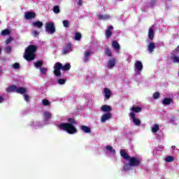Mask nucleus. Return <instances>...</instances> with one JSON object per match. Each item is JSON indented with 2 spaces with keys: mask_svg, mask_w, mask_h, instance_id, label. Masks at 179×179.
<instances>
[{
  "mask_svg": "<svg viewBox=\"0 0 179 179\" xmlns=\"http://www.w3.org/2000/svg\"><path fill=\"white\" fill-rule=\"evenodd\" d=\"M68 123H61L59 125V129L62 131H66L67 134L73 135L78 132V129L73 125H78V122L74 118H69Z\"/></svg>",
  "mask_w": 179,
  "mask_h": 179,
  "instance_id": "nucleus-1",
  "label": "nucleus"
},
{
  "mask_svg": "<svg viewBox=\"0 0 179 179\" xmlns=\"http://www.w3.org/2000/svg\"><path fill=\"white\" fill-rule=\"evenodd\" d=\"M37 51V45H29L24 53V58L26 61H34L36 59V52Z\"/></svg>",
  "mask_w": 179,
  "mask_h": 179,
  "instance_id": "nucleus-2",
  "label": "nucleus"
},
{
  "mask_svg": "<svg viewBox=\"0 0 179 179\" xmlns=\"http://www.w3.org/2000/svg\"><path fill=\"white\" fill-rule=\"evenodd\" d=\"M61 69L64 72L66 71H69V69H71V65L69 64V63H67L63 66L62 64H61L60 62H56L54 65V75H55V76L60 77Z\"/></svg>",
  "mask_w": 179,
  "mask_h": 179,
  "instance_id": "nucleus-3",
  "label": "nucleus"
},
{
  "mask_svg": "<svg viewBox=\"0 0 179 179\" xmlns=\"http://www.w3.org/2000/svg\"><path fill=\"white\" fill-rule=\"evenodd\" d=\"M141 166H142V158L130 157L129 163L125 165V169L128 170L129 167H139Z\"/></svg>",
  "mask_w": 179,
  "mask_h": 179,
  "instance_id": "nucleus-4",
  "label": "nucleus"
},
{
  "mask_svg": "<svg viewBox=\"0 0 179 179\" xmlns=\"http://www.w3.org/2000/svg\"><path fill=\"white\" fill-rule=\"evenodd\" d=\"M7 93H18L19 94H24L27 92V90L25 87H20L17 88L16 85H11L6 89Z\"/></svg>",
  "mask_w": 179,
  "mask_h": 179,
  "instance_id": "nucleus-5",
  "label": "nucleus"
},
{
  "mask_svg": "<svg viewBox=\"0 0 179 179\" xmlns=\"http://www.w3.org/2000/svg\"><path fill=\"white\" fill-rule=\"evenodd\" d=\"M45 31L49 34H54V33H55V25L52 22L46 23Z\"/></svg>",
  "mask_w": 179,
  "mask_h": 179,
  "instance_id": "nucleus-6",
  "label": "nucleus"
},
{
  "mask_svg": "<svg viewBox=\"0 0 179 179\" xmlns=\"http://www.w3.org/2000/svg\"><path fill=\"white\" fill-rule=\"evenodd\" d=\"M129 117L131 118L132 122L134 124V125H136L137 127H139V125H141V120L136 118V117L135 116V113H130Z\"/></svg>",
  "mask_w": 179,
  "mask_h": 179,
  "instance_id": "nucleus-7",
  "label": "nucleus"
},
{
  "mask_svg": "<svg viewBox=\"0 0 179 179\" xmlns=\"http://www.w3.org/2000/svg\"><path fill=\"white\" fill-rule=\"evenodd\" d=\"M36 17V13L34 12H26L24 13V18L27 19V20H30L31 19H34Z\"/></svg>",
  "mask_w": 179,
  "mask_h": 179,
  "instance_id": "nucleus-8",
  "label": "nucleus"
},
{
  "mask_svg": "<svg viewBox=\"0 0 179 179\" xmlns=\"http://www.w3.org/2000/svg\"><path fill=\"white\" fill-rule=\"evenodd\" d=\"M72 50V44L67 43L66 47L64 48L62 55H66V54H69V52Z\"/></svg>",
  "mask_w": 179,
  "mask_h": 179,
  "instance_id": "nucleus-9",
  "label": "nucleus"
},
{
  "mask_svg": "<svg viewBox=\"0 0 179 179\" xmlns=\"http://www.w3.org/2000/svg\"><path fill=\"white\" fill-rule=\"evenodd\" d=\"M113 115H111V113H106L102 116H101V122H106V121H108V120H110L111 117Z\"/></svg>",
  "mask_w": 179,
  "mask_h": 179,
  "instance_id": "nucleus-10",
  "label": "nucleus"
},
{
  "mask_svg": "<svg viewBox=\"0 0 179 179\" xmlns=\"http://www.w3.org/2000/svg\"><path fill=\"white\" fill-rule=\"evenodd\" d=\"M134 65L136 66V71H138V72L142 71L143 69V64H142V62L139 60L136 61Z\"/></svg>",
  "mask_w": 179,
  "mask_h": 179,
  "instance_id": "nucleus-11",
  "label": "nucleus"
},
{
  "mask_svg": "<svg viewBox=\"0 0 179 179\" xmlns=\"http://www.w3.org/2000/svg\"><path fill=\"white\" fill-rule=\"evenodd\" d=\"M155 48H156V43L155 42H150L148 45V51L150 54H152L155 51Z\"/></svg>",
  "mask_w": 179,
  "mask_h": 179,
  "instance_id": "nucleus-12",
  "label": "nucleus"
},
{
  "mask_svg": "<svg viewBox=\"0 0 179 179\" xmlns=\"http://www.w3.org/2000/svg\"><path fill=\"white\" fill-rule=\"evenodd\" d=\"M174 103V101H173V99L166 97L162 100V104L164 106H169V104H173Z\"/></svg>",
  "mask_w": 179,
  "mask_h": 179,
  "instance_id": "nucleus-13",
  "label": "nucleus"
},
{
  "mask_svg": "<svg viewBox=\"0 0 179 179\" xmlns=\"http://www.w3.org/2000/svg\"><path fill=\"white\" fill-rule=\"evenodd\" d=\"M112 110L113 108H111V106L108 105H103L100 108V110L102 111L103 113H110V111H111Z\"/></svg>",
  "mask_w": 179,
  "mask_h": 179,
  "instance_id": "nucleus-14",
  "label": "nucleus"
},
{
  "mask_svg": "<svg viewBox=\"0 0 179 179\" xmlns=\"http://www.w3.org/2000/svg\"><path fill=\"white\" fill-rule=\"evenodd\" d=\"M113 29H114V27L111 25L108 27V29L106 30L105 34H106V38H110V37L113 36V32H111V30H113Z\"/></svg>",
  "mask_w": 179,
  "mask_h": 179,
  "instance_id": "nucleus-15",
  "label": "nucleus"
},
{
  "mask_svg": "<svg viewBox=\"0 0 179 179\" xmlns=\"http://www.w3.org/2000/svg\"><path fill=\"white\" fill-rule=\"evenodd\" d=\"M148 38L152 41L153 38H155V30H153V27H150L148 30Z\"/></svg>",
  "mask_w": 179,
  "mask_h": 179,
  "instance_id": "nucleus-16",
  "label": "nucleus"
},
{
  "mask_svg": "<svg viewBox=\"0 0 179 179\" xmlns=\"http://www.w3.org/2000/svg\"><path fill=\"white\" fill-rule=\"evenodd\" d=\"M120 156L124 159V160H129L131 156L125 152L124 150H120Z\"/></svg>",
  "mask_w": 179,
  "mask_h": 179,
  "instance_id": "nucleus-17",
  "label": "nucleus"
},
{
  "mask_svg": "<svg viewBox=\"0 0 179 179\" xmlns=\"http://www.w3.org/2000/svg\"><path fill=\"white\" fill-rule=\"evenodd\" d=\"M103 92L105 93L106 100L110 99V97H111V90L108 88H103Z\"/></svg>",
  "mask_w": 179,
  "mask_h": 179,
  "instance_id": "nucleus-18",
  "label": "nucleus"
},
{
  "mask_svg": "<svg viewBox=\"0 0 179 179\" xmlns=\"http://www.w3.org/2000/svg\"><path fill=\"white\" fill-rule=\"evenodd\" d=\"M43 24H44L41 21H36V22H32L33 27H37L38 29H41Z\"/></svg>",
  "mask_w": 179,
  "mask_h": 179,
  "instance_id": "nucleus-19",
  "label": "nucleus"
},
{
  "mask_svg": "<svg viewBox=\"0 0 179 179\" xmlns=\"http://www.w3.org/2000/svg\"><path fill=\"white\" fill-rule=\"evenodd\" d=\"M130 111H132L131 113H134V114H135V113H141L142 112V108L139 107V106H133L131 108H130Z\"/></svg>",
  "mask_w": 179,
  "mask_h": 179,
  "instance_id": "nucleus-20",
  "label": "nucleus"
},
{
  "mask_svg": "<svg viewBox=\"0 0 179 179\" xmlns=\"http://www.w3.org/2000/svg\"><path fill=\"white\" fill-rule=\"evenodd\" d=\"M115 66V59H111L108 62V68L113 69V67Z\"/></svg>",
  "mask_w": 179,
  "mask_h": 179,
  "instance_id": "nucleus-21",
  "label": "nucleus"
},
{
  "mask_svg": "<svg viewBox=\"0 0 179 179\" xmlns=\"http://www.w3.org/2000/svg\"><path fill=\"white\" fill-rule=\"evenodd\" d=\"M112 47L114 48V50H116L117 51H120V43H118V41H112Z\"/></svg>",
  "mask_w": 179,
  "mask_h": 179,
  "instance_id": "nucleus-22",
  "label": "nucleus"
},
{
  "mask_svg": "<svg viewBox=\"0 0 179 179\" xmlns=\"http://www.w3.org/2000/svg\"><path fill=\"white\" fill-rule=\"evenodd\" d=\"M80 128L85 134H90L92 132V129L87 126H81Z\"/></svg>",
  "mask_w": 179,
  "mask_h": 179,
  "instance_id": "nucleus-23",
  "label": "nucleus"
},
{
  "mask_svg": "<svg viewBox=\"0 0 179 179\" xmlns=\"http://www.w3.org/2000/svg\"><path fill=\"white\" fill-rule=\"evenodd\" d=\"M98 19L99 20H108V19H110V15H98Z\"/></svg>",
  "mask_w": 179,
  "mask_h": 179,
  "instance_id": "nucleus-24",
  "label": "nucleus"
},
{
  "mask_svg": "<svg viewBox=\"0 0 179 179\" xmlns=\"http://www.w3.org/2000/svg\"><path fill=\"white\" fill-rule=\"evenodd\" d=\"M105 148L106 149V150H108V152H110V153H113V155H115V150L113 148V146L106 145Z\"/></svg>",
  "mask_w": 179,
  "mask_h": 179,
  "instance_id": "nucleus-25",
  "label": "nucleus"
},
{
  "mask_svg": "<svg viewBox=\"0 0 179 179\" xmlns=\"http://www.w3.org/2000/svg\"><path fill=\"white\" fill-rule=\"evenodd\" d=\"M92 53L90 52H85V57L83 58L84 62H87L89 61V57H90Z\"/></svg>",
  "mask_w": 179,
  "mask_h": 179,
  "instance_id": "nucleus-26",
  "label": "nucleus"
},
{
  "mask_svg": "<svg viewBox=\"0 0 179 179\" xmlns=\"http://www.w3.org/2000/svg\"><path fill=\"white\" fill-rule=\"evenodd\" d=\"M1 36H9V34H10V30H9L8 29L2 30L1 31Z\"/></svg>",
  "mask_w": 179,
  "mask_h": 179,
  "instance_id": "nucleus-27",
  "label": "nucleus"
},
{
  "mask_svg": "<svg viewBox=\"0 0 179 179\" xmlns=\"http://www.w3.org/2000/svg\"><path fill=\"white\" fill-rule=\"evenodd\" d=\"M105 52H106L107 57H113V53L111 52V49H110V48L106 47L105 48Z\"/></svg>",
  "mask_w": 179,
  "mask_h": 179,
  "instance_id": "nucleus-28",
  "label": "nucleus"
},
{
  "mask_svg": "<svg viewBox=\"0 0 179 179\" xmlns=\"http://www.w3.org/2000/svg\"><path fill=\"white\" fill-rule=\"evenodd\" d=\"M165 162L166 163H171L173 162H174V157L173 156H168L165 158Z\"/></svg>",
  "mask_w": 179,
  "mask_h": 179,
  "instance_id": "nucleus-29",
  "label": "nucleus"
},
{
  "mask_svg": "<svg viewBox=\"0 0 179 179\" xmlns=\"http://www.w3.org/2000/svg\"><path fill=\"white\" fill-rule=\"evenodd\" d=\"M159 129V124H155L152 128V132H153V134H156V132H157Z\"/></svg>",
  "mask_w": 179,
  "mask_h": 179,
  "instance_id": "nucleus-30",
  "label": "nucleus"
},
{
  "mask_svg": "<svg viewBox=\"0 0 179 179\" xmlns=\"http://www.w3.org/2000/svg\"><path fill=\"white\" fill-rule=\"evenodd\" d=\"M80 38H82V34L79 32H76L75 35V40H76V41H80Z\"/></svg>",
  "mask_w": 179,
  "mask_h": 179,
  "instance_id": "nucleus-31",
  "label": "nucleus"
},
{
  "mask_svg": "<svg viewBox=\"0 0 179 179\" xmlns=\"http://www.w3.org/2000/svg\"><path fill=\"white\" fill-rule=\"evenodd\" d=\"M43 117H44L45 120H50V118H51V113H50L48 112H44Z\"/></svg>",
  "mask_w": 179,
  "mask_h": 179,
  "instance_id": "nucleus-32",
  "label": "nucleus"
},
{
  "mask_svg": "<svg viewBox=\"0 0 179 179\" xmlns=\"http://www.w3.org/2000/svg\"><path fill=\"white\" fill-rule=\"evenodd\" d=\"M53 12H54V13H59L61 12V10L59 9V6H55L53 7Z\"/></svg>",
  "mask_w": 179,
  "mask_h": 179,
  "instance_id": "nucleus-33",
  "label": "nucleus"
},
{
  "mask_svg": "<svg viewBox=\"0 0 179 179\" xmlns=\"http://www.w3.org/2000/svg\"><path fill=\"white\" fill-rule=\"evenodd\" d=\"M35 66H36V68H41V66H43V61L39 60L38 62H36L34 64Z\"/></svg>",
  "mask_w": 179,
  "mask_h": 179,
  "instance_id": "nucleus-34",
  "label": "nucleus"
},
{
  "mask_svg": "<svg viewBox=\"0 0 179 179\" xmlns=\"http://www.w3.org/2000/svg\"><path fill=\"white\" fill-rule=\"evenodd\" d=\"M160 97V93L159 92H156L153 94V99L155 100H157Z\"/></svg>",
  "mask_w": 179,
  "mask_h": 179,
  "instance_id": "nucleus-35",
  "label": "nucleus"
},
{
  "mask_svg": "<svg viewBox=\"0 0 179 179\" xmlns=\"http://www.w3.org/2000/svg\"><path fill=\"white\" fill-rule=\"evenodd\" d=\"M66 82V79L60 78L57 80V83H59V85H65Z\"/></svg>",
  "mask_w": 179,
  "mask_h": 179,
  "instance_id": "nucleus-36",
  "label": "nucleus"
},
{
  "mask_svg": "<svg viewBox=\"0 0 179 179\" xmlns=\"http://www.w3.org/2000/svg\"><path fill=\"white\" fill-rule=\"evenodd\" d=\"M12 41H13V38H12V36H10L9 38H8L6 41V44L8 45V44H10V43H12Z\"/></svg>",
  "mask_w": 179,
  "mask_h": 179,
  "instance_id": "nucleus-37",
  "label": "nucleus"
},
{
  "mask_svg": "<svg viewBox=\"0 0 179 179\" xmlns=\"http://www.w3.org/2000/svg\"><path fill=\"white\" fill-rule=\"evenodd\" d=\"M171 59L173 62H178L179 63V57L178 56H173L171 57Z\"/></svg>",
  "mask_w": 179,
  "mask_h": 179,
  "instance_id": "nucleus-38",
  "label": "nucleus"
},
{
  "mask_svg": "<svg viewBox=\"0 0 179 179\" xmlns=\"http://www.w3.org/2000/svg\"><path fill=\"white\" fill-rule=\"evenodd\" d=\"M43 106H50V101H48V99H44L43 100Z\"/></svg>",
  "mask_w": 179,
  "mask_h": 179,
  "instance_id": "nucleus-39",
  "label": "nucleus"
},
{
  "mask_svg": "<svg viewBox=\"0 0 179 179\" xmlns=\"http://www.w3.org/2000/svg\"><path fill=\"white\" fill-rule=\"evenodd\" d=\"M63 26H64V27H69V20H64L63 21Z\"/></svg>",
  "mask_w": 179,
  "mask_h": 179,
  "instance_id": "nucleus-40",
  "label": "nucleus"
},
{
  "mask_svg": "<svg viewBox=\"0 0 179 179\" xmlns=\"http://www.w3.org/2000/svg\"><path fill=\"white\" fill-rule=\"evenodd\" d=\"M41 72L43 74V75H46L47 74V68L43 67V68H41L40 69Z\"/></svg>",
  "mask_w": 179,
  "mask_h": 179,
  "instance_id": "nucleus-41",
  "label": "nucleus"
},
{
  "mask_svg": "<svg viewBox=\"0 0 179 179\" xmlns=\"http://www.w3.org/2000/svg\"><path fill=\"white\" fill-rule=\"evenodd\" d=\"M10 51H12V48L10 46H7L5 48V52H7V54H9V52H10Z\"/></svg>",
  "mask_w": 179,
  "mask_h": 179,
  "instance_id": "nucleus-42",
  "label": "nucleus"
},
{
  "mask_svg": "<svg viewBox=\"0 0 179 179\" xmlns=\"http://www.w3.org/2000/svg\"><path fill=\"white\" fill-rule=\"evenodd\" d=\"M13 67L14 68V69H19V68H20V64L19 63H15L13 65Z\"/></svg>",
  "mask_w": 179,
  "mask_h": 179,
  "instance_id": "nucleus-43",
  "label": "nucleus"
},
{
  "mask_svg": "<svg viewBox=\"0 0 179 179\" xmlns=\"http://www.w3.org/2000/svg\"><path fill=\"white\" fill-rule=\"evenodd\" d=\"M156 5V0H151L149 6H155Z\"/></svg>",
  "mask_w": 179,
  "mask_h": 179,
  "instance_id": "nucleus-44",
  "label": "nucleus"
},
{
  "mask_svg": "<svg viewBox=\"0 0 179 179\" xmlns=\"http://www.w3.org/2000/svg\"><path fill=\"white\" fill-rule=\"evenodd\" d=\"M24 99L25 101L29 102V101L30 100V96H29V95L27 94H24Z\"/></svg>",
  "mask_w": 179,
  "mask_h": 179,
  "instance_id": "nucleus-45",
  "label": "nucleus"
},
{
  "mask_svg": "<svg viewBox=\"0 0 179 179\" xmlns=\"http://www.w3.org/2000/svg\"><path fill=\"white\" fill-rule=\"evenodd\" d=\"M38 34H40V33L38 32V31H33V36H34V37H37V36H38Z\"/></svg>",
  "mask_w": 179,
  "mask_h": 179,
  "instance_id": "nucleus-46",
  "label": "nucleus"
},
{
  "mask_svg": "<svg viewBox=\"0 0 179 179\" xmlns=\"http://www.w3.org/2000/svg\"><path fill=\"white\" fill-rule=\"evenodd\" d=\"M78 5L82 6L83 5V0H78Z\"/></svg>",
  "mask_w": 179,
  "mask_h": 179,
  "instance_id": "nucleus-47",
  "label": "nucleus"
},
{
  "mask_svg": "<svg viewBox=\"0 0 179 179\" xmlns=\"http://www.w3.org/2000/svg\"><path fill=\"white\" fill-rule=\"evenodd\" d=\"M4 101H5V99L3 98V96H0V103H3Z\"/></svg>",
  "mask_w": 179,
  "mask_h": 179,
  "instance_id": "nucleus-48",
  "label": "nucleus"
},
{
  "mask_svg": "<svg viewBox=\"0 0 179 179\" xmlns=\"http://www.w3.org/2000/svg\"><path fill=\"white\" fill-rule=\"evenodd\" d=\"M176 50L179 52V45L176 48Z\"/></svg>",
  "mask_w": 179,
  "mask_h": 179,
  "instance_id": "nucleus-49",
  "label": "nucleus"
},
{
  "mask_svg": "<svg viewBox=\"0 0 179 179\" xmlns=\"http://www.w3.org/2000/svg\"><path fill=\"white\" fill-rule=\"evenodd\" d=\"M172 149H176V145H173Z\"/></svg>",
  "mask_w": 179,
  "mask_h": 179,
  "instance_id": "nucleus-50",
  "label": "nucleus"
},
{
  "mask_svg": "<svg viewBox=\"0 0 179 179\" xmlns=\"http://www.w3.org/2000/svg\"><path fill=\"white\" fill-rule=\"evenodd\" d=\"M0 54H1V48H0Z\"/></svg>",
  "mask_w": 179,
  "mask_h": 179,
  "instance_id": "nucleus-51",
  "label": "nucleus"
}]
</instances>
